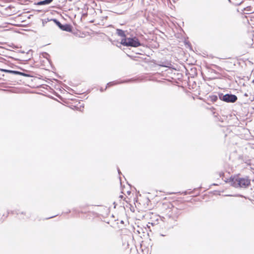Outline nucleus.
<instances>
[{
	"instance_id": "6ab92c4d",
	"label": "nucleus",
	"mask_w": 254,
	"mask_h": 254,
	"mask_svg": "<svg viewBox=\"0 0 254 254\" xmlns=\"http://www.w3.org/2000/svg\"><path fill=\"white\" fill-rule=\"evenodd\" d=\"M118 173H119V174L120 173V171L119 170H118Z\"/></svg>"
},
{
	"instance_id": "39448f33",
	"label": "nucleus",
	"mask_w": 254,
	"mask_h": 254,
	"mask_svg": "<svg viewBox=\"0 0 254 254\" xmlns=\"http://www.w3.org/2000/svg\"><path fill=\"white\" fill-rule=\"evenodd\" d=\"M134 80H135L133 79H128V80H122L121 82L112 81V82H110L108 83H107V86H113V85H116L117 84L123 83H127V82H131V81H134Z\"/></svg>"
},
{
	"instance_id": "6e6552de",
	"label": "nucleus",
	"mask_w": 254,
	"mask_h": 254,
	"mask_svg": "<svg viewBox=\"0 0 254 254\" xmlns=\"http://www.w3.org/2000/svg\"><path fill=\"white\" fill-rule=\"evenodd\" d=\"M210 101L214 102L218 99V97L216 95H212L209 96Z\"/></svg>"
},
{
	"instance_id": "ddd939ff",
	"label": "nucleus",
	"mask_w": 254,
	"mask_h": 254,
	"mask_svg": "<svg viewBox=\"0 0 254 254\" xmlns=\"http://www.w3.org/2000/svg\"><path fill=\"white\" fill-rule=\"evenodd\" d=\"M250 100L251 101H254V97H253L252 98H250Z\"/></svg>"
},
{
	"instance_id": "f3484780",
	"label": "nucleus",
	"mask_w": 254,
	"mask_h": 254,
	"mask_svg": "<svg viewBox=\"0 0 254 254\" xmlns=\"http://www.w3.org/2000/svg\"><path fill=\"white\" fill-rule=\"evenodd\" d=\"M54 217V216H51V217H50L48 218V219L51 218H53V217Z\"/></svg>"
},
{
	"instance_id": "20e7f679",
	"label": "nucleus",
	"mask_w": 254,
	"mask_h": 254,
	"mask_svg": "<svg viewBox=\"0 0 254 254\" xmlns=\"http://www.w3.org/2000/svg\"><path fill=\"white\" fill-rule=\"evenodd\" d=\"M52 20L56 24V25L62 30L70 32L72 30L71 26L68 24H62L56 19H54Z\"/></svg>"
},
{
	"instance_id": "2eb2a0df",
	"label": "nucleus",
	"mask_w": 254,
	"mask_h": 254,
	"mask_svg": "<svg viewBox=\"0 0 254 254\" xmlns=\"http://www.w3.org/2000/svg\"><path fill=\"white\" fill-rule=\"evenodd\" d=\"M244 96H247H247H249V95H248V93H245V94H244Z\"/></svg>"
},
{
	"instance_id": "aec40b11",
	"label": "nucleus",
	"mask_w": 254,
	"mask_h": 254,
	"mask_svg": "<svg viewBox=\"0 0 254 254\" xmlns=\"http://www.w3.org/2000/svg\"><path fill=\"white\" fill-rule=\"evenodd\" d=\"M253 83H254V79L252 81Z\"/></svg>"
},
{
	"instance_id": "9b49d317",
	"label": "nucleus",
	"mask_w": 254,
	"mask_h": 254,
	"mask_svg": "<svg viewBox=\"0 0 254 254\" xmlns=\"http://www.w3.org/2000/svg\"><path fill=\"white\" fill-rule=\"evenodd\" d=\"M250 147L252 149H254V143H249Z\"/></svg>"
},
{
	"instance_id": "9d476101",
	"label": "nucleus",
	"mask_w": 254,
	"mask_h": 254,
	"mask_svg": "<svg viewBox=\"0 0 254 254\" xmlns=\"http://www.w3.org/2000/svg\"><path fill=\"white\" fill-rule=\"evenodd\" d=\"M53 0H44V4H48L50 3L52 1H53Z\"/></svg>"
},
{
	"instance_id": "f257e3e1",
	"label": "nucleus",
	"mask_w": 254,
	"mask_h": 254,
	"mask_svg": "<svg viewBox=\"0 0 254 254\" xmlns=\"http://www.w3.org/2000/svg\"><path fill=\"white\" fill-rule=\"evenodd\" d=\"M250 180L245 178H233L229 181L230 184L235 188H246L250 185Z\"/></svg>"
},
{
	"instance_id": "1a4fd4ad",
	"label": "nucleus",
	"mask_w": 254,
	"mask_h": 254,
	"mask_svg": "<svg viewBox=\"0 0 254 254\" xmlns=\"http://www.w3.org/2000/svg\"><path fill=\"white\" fill-rule=\"evenodd\" d=\"M210 110L211 111H212L213 115H214V117H215V118H217L218 116V113H216L214 111L215 110V109L214 108H210Z\"/></svg>"
},
{
	"instance_id": "f8f14e48",
	"label": "nucleus",
	"mask_w": 254,
	"mask_h": 254,
	"mask_svg": "<svg viewBox=\"0 0 254 254\" xmlns=\"http://www.w3.org/2000/svg\"><path fill=\"white\" fill-rule=\"evenodd\" d=\"M37 4H38V5H44L45 4H44V0L40 1L38 2Z\"/></svg>"
},
{
	"instance_id": "7ed1b4c3",
	"label": "nucleus",
	"mask_w": 254,
	"mask_h": 254,
	"mask_svg": "<svg viewBox=\"0 0 254 254\" xmlns=\"http://www.w3.org/2000/svg\"><path fill=\"white\" fill-rule=\"evenodd\" d=\"M219 98L220 100L227 103H234L238 99L237 96L235 95L229 94H226L225 95L222 93L219 94Z\"/></svg>"
},
{
	"instance_id": "f03ea898",
	"label": "nucleus",
	"mask_w": 254,
	"mask_h": 254,
	"mask_svg": "<svg viewBox=\"0 0 254 254\" xmlns=\"http://www.w3.org/2000/svg\"><path fill=\"white\" fill-rule=\"evenodd\" d=\"M121 44L127 47H137L141 45L138 39L134 37L133 38H125L122 39Z\"/></svg>"
},
{
	"instance_id": "0eeeda50",
	"label": "nucleus",
	"mask_w": 254,
	"mask_h": 254,
	"mask_svg": "<svg viewBox=\"0 0 254 254\" xmlns=\"http://www.w3.org/2000/svg\"><path fill=\"white\" fill-rule=\"evenodd\" d=\"M116 32H116L117 34L119 36H121L122 37H124V38H126V34H125V31H123V30H121V29H117L116 30Z\"/></svg>"
},
{
	"instance_id": "423d86ee",
	"label": "nucleus",
	"mask_w": 254,
	"mask_h": 254,
	"mask_svg": "<svg viewBox=\"0 0 254 254\" xmlns=\"http://www.w3.org/2000/svg\"><path fill=\"white\" fill-rule=\"evenodd\" d=\"M4 71L6 72L12 73L14 74L22 75L25 76H27V75L26 74L21 72H20V71H18L10 70H6V69L4 70Z\"/></svg>"
},
{
	"instance_id": "a211bd4d",
	"label": "nucleus",
	"mask_w": 254,
	"mask_h": 254,
	"mask_svg": "<svg viewBox=\"0 0 254 254\" xmlns=\"http://www.w3.org/2000/svg\"><path fill=\"white\" fill-rule=\"evenodd\" d=\"M100 90H101V91H103L102 88H101Z\"/></svg>"
},
{
	"instance_id": "4468645a",
	"label": "nucleus",
	"mask_w": 254,
	"mask_h": 254,
	"mask_svg": "<svg viewBox=\"0 0 254 254\" xmlns=\"http://www.w3.org/2000/svg\"><path fill=\"white\" fill-rule=\"evenodd\" d=\"M119 198H120L121 199H123L124 198V196L123 195H120Z\"/></svg>"
},
{
	"instance_id": "dca6fc26",
	"label": "nucleus",
	"mask_w": 254,
	"mask_h": 254,
	"mask_svg": "<svg viewBox=\"0 0 254 254\" xmlns=\"http://www.w3.org/2000/svg\"><path fill=\"white\" fill-rule=\"evenodd\" d=\"M20 213H21V214H26V212H23V211H22V212H21Z\"/></svg>"
}]
</instances>
